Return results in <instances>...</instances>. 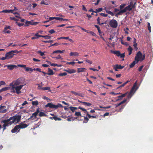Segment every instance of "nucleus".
<instances>
[{
    "instance_id": "a878e982",
    "label": "nucleus",
    "mask_w": 153,
    "mask_h": 153,
    "mask_svg": "<svg viewBox=\"0 0 153 153\" xmlns=\"http://www.w3.org/2000/svg\"><path fill=\"white\" fill-rule=\"evenodd\" d=\"M2 12L4 13H10L11 12L12 13H13V10H3L2 11Z\"/></svg>"
},
{
    "instance_id": "c85d7f7f",
    "label": "nucleus",
    "mask_w": 153,
    "mask_h": 153,
    "mask_svg": "<svg viewBox=\"0 0 153 153\" xmlns=\"http://www.w3.org/2000/svg\"><path fill=\"white\" fill-rule=\"evenodd\" d=\"M84 119L85 120L83 121V122L87 123L89 120L88 118L87 117H84Z\"/></svg>"
},
{
    "instance_id": "052dcab7",
    "label": "nucleus",
    "mask_w": 153,
    "mask_h": 153,
    "mask_svg": "<svg viewBox=\"0 0 153 153\" xmlns=\"http://www.w3.org/2000/svg\"><path fill=\"white\" fill-rule=\"evenodd\" d=\"M107 78L108 79H109L111 80H112V81H115V80L113 79H112V78H111V77H107Z\"/></svg>"
},
{
    "instance_id": "e433bc0d",
    "label": "nucleus",
    "mask_w": 153,
    "mask_h": 153,
    "mask_svg": "<svg viewBox=\"0 0 153 153\" xmlns=\"http://www.w3.org/2000/svg\"><path fill=\"white\" fill-rule=\"evenodd\" d=\"M76 62H67L66 63L67 64L71 65H74L75 64Z\"/></svg>"
},
{
    "instance_id": "473e14b6",
    "label": "nucleus",
    "mask_w": 153,
    "mask_h": 153,
    "mask_svg": "<svg viewBox=\"0 0 153 153\" xmlns=\"http://www.w3.org/2000/svg\"><path fill=\"white\" fill-rule=\"evenodd\" d=\"M106 12L107 13L110 14L112 16H114V14L110 11L106 10Z\"/></svg>"
},
{
    "instance_id": "5fc2aeb1",
    "label": "nucleus",
    "mask_w": 153,
    "mask_h": 153,
    "mask_svg": "<svg viewBox=\"0 0 153 153\" xmlns=\"http://www.w3.org/2000/svg\"><path fill=\"white\" fill-rule=\"evenodd\" d=\"M51 34H52L53 33H54L55 32V31L54 30L52 29L51 30H50L49 32Z\"/></svg>"
},
{
    "instance_id": "338daca9",
    "label": "nucleus",
    "mask_w": 153,
    "mask_h": 153,
    "mask_svg": "<svg viewBox=\"0 0 153 153\" xmlns=\"http://www.w3.org/2000/svg\"><path fill=\"white\" fill-rule=\"evenodd\" d=\"M33 60L35 62H39L40 61V60L35 58L33 59Z\"/></svg>"
},
{
    "instance_id": "423d86ee",
    "label": "nucleus",
    "mask_w": 153,
    "mask_h": 153,
    "mask_svg": "<svg viewBox=\"0 0 153 153\" xmlns=\"http://www.w3.org/2000/svg\"><path fill=\"white\" fill-rule=\"evenodd\" d=\"M21 52V51H17L16 50L15 51H12L10 52H9L8 53H7L5 55L6 56L7 59H9L10 58H12L13 57L14 54L13 53H19V52Z\"/></svg>"
},
{
    "instance_id": "49530a36",
    "label": "nucleus",
    "mask_w": 153,
    "mask_h": 153,
    "mask_svg": "<svg viewBox=\"0 0 153 153\" xmlns=\"http://www.w3.org/2000/svg\"><path fill=\"white\" fill-rule=\"evenodd\" d=\"M77 95L81 97H83L84 96V94H83L79 93H77Z\"/></svg>"
},
{
    "instance_id": "6e6552de",
    "label": "nucleus",
    "mask_w": 153,
    "mask_h": 153,
    "mask_svg": "<svg viewBox=\"0 0 153 153\" xmlns=\"http://www.w3.org/2000/svg\"><path fill=\"white\" fill-rule=\"evenodd\" d=\"M46 107H49L50 108H57L59 107H62V105L60 104H59L57 105H55L51 103H48L45 106Z\"/></svg>"
},
{
    "instance_id": "a211bd4d",
    "label": "nucleus",
    "mask_w": 153,
    "mask_h": 153,
    "mask_svg": "<svg viewBox=\"0 0 153 153\" xmlns=\"http://www.w3.org/2000/svg\"><path fill=\"white\" fill-rule=\"evenodd\" d=\"M67 72L70 73H75L76 72V70H74L73 69H71V70H65Z\"/></svg>"
},
{
    "instance_id": "bb28decb",
    "label": "nucleus",
    "mask_w": 153,
    "mask_h": 153,
    "mask_svg": "<svg viewBox=\"0 0 153 153\" xmlns=\"http://www.w3.org/2000/svg\"><path fill=\"white\" fill-rule=\"evenodd\" d=\"M136 64V61H134L129 65L130 68H133L135 65Z\"/></svg>"
},
{
    "instance_id": "9b49d317",
    "label": "nucleus",
    "mask_w": 153,
    "mask_h": 153,
    "mask_svg": "<svg viewBox=\"0 0 153 153\" xmlns=\"http://www.w3.org/2000/svg\"><path fill=\"white\" fill-rule=\"evenodd\" d=\"M7 67L10 70H12L14 68H17V66L15 65H7L4 66V67Z\"/></svg>"
},
{
    "instance_id": "9d476101",
    "label": "nucleus",
    "mask_w": 153,
    "mask_h": 153,
    "mask_svg": "<svg viewBox=\"0 0 153 153\" xmlns=\"http://www.w3.org/2000/svg\"><path fill=\"white\" fill-rule=\"evenodd\" d=\"M8 109V107H6L5 106L1 105L0 107V112L2 113H6Z\"/></svg>"
},
{
    "instance_id": "c03bdc74",
    "label": "nucleus",
    "mask_w": 153,
    "mask_h": 153,
    "mask_svg": "<svg viewBox=\"0 0 153 153\" xmlns=\"http://www.w3.org/2000/svg\"><path fill=\"white\" fill-rule=\"evenodd\" d=\"M136 3V2H134V4H133V3L132 2L131 3V8L132 9L133 8H135V5Z\"/></svg>"
},
{
    "instance_id": "4be33fe9",
    "label": "nucleus",
    "mask_w": 153,
    "mask_h": 153,
    "mask_svg": "<svg viewBox=\"0 0 153 153\" xmlns=\"http://www.w3.org/2000/svg\"><path fill=\"white\" fill-rule=\"evenodd\" d=\"M25 70L27 71H33V70L31 68H29L28 67H26L25 68Z\"/></svg>"
},
{
    "instance_id": "680f3d73",
    "label": "nucleus",
    "mask_w": 153,
    "mask_h": 153,
    "mask_svg": "<svg viewBox=\"0 0 153 153\" xmlns=\"http://www.w3.org/2000/svg\"><path fill=\"white\" fill-rule=\"evenodd\" d=\"M26 24H31V25L32 22L30 21H26L25 22Z\"/></svg>"
},
{
    "instance_id": "3c124183",
    "label": "nucleus",
    "mask_w": 153,
    "mask_h": 153,
    "mask_svg": "<svg viewBox=\"0 0 153 153\" xmlns=\"http://www.w3.org/2000/svg\"><path fill=\"white\" fill-rule=\"evenodd\" d=\"M32 115H33V116H34L33 119H34L35 118H36V116L37 115V114H36V113L35 112V113H33Z\"/></svg>"
},
{
    "instance_id": "6ab92c4d",
    "label": "nucleus",
    "mask_w": 153,
    "mask_h": 153,
    "mask_svg": "<svg viewBox=\"0 0 153 153\" xmlns=\"http://www.w3.org/2000/svg\"><path fill=\"white\" fill-rule=\"evenodd\" d=\"M42 89L43 90H48L50 92L51 91V90L50 89V87H43L42 88Z\"/></svg>"
},
{
    "instance_id": "58836bf2",
    "label": "nucleus",
    "mask_w": 153,
    "mask_h": 153,
    "mask_svg": "<svg viewBox=\"0 0 153 153\" xmlns=\"http://www.w3.org/2000/svg\"><path fill=\"white\" fill-rule=\"evenodd\" d=\"M67 74L66 73L64 72V73H61L59 74V76H65Z\"/></svg>"
},
{
    "instance_id": "13d9d810",
    "label": "nucleus",
    "mask_w": 153,
    "mask_h": 153,
    "mask_svg": "<svg viewBox=\"0 0 153 153\" xmlns=\"http://www.w3.org/2000/svg\"><path fill=\"white\" fill-rule=\"evenodd\" d=\"M125 53H123L122 54L120 53V57L121 58H123L125 57Z\"/></svg>"
},
{
    "instance_id": "7c9ffc66",
    "label": "nucleus",
    "mask_w": 153,
    "mask_h": 153,
    "mask_svg": "<svg viewBox=\"0 0 153 153\" xmlns=\"http://www.w3.org/2000/svg\"><path fill=\"white\" fill-rule=\"evenodd\" d=\"M147 27L148 30H149V32H151V27L150 23L149 22H147Z\"/></svg>"
},
{
    "instance_id": "ddd939ff",
    "label": "nucleus",
    "mask_w": 153,
    "mask_h": 153,
    "mask_svg": "<svg viewBox=\"0 0 153 153\" xmlns=\"http://www.w3.org/2000/svg\"><path fill=\"white\" fill-rule=\"evenodd\" d=\"M78 101L79 102H81V103H82L83 104V105H85V106H91L92 105V104L91 103H89V102H82V101H80L79 100H78Z\"/></svg>"
},
{
    "instance_id": "0eeeda50",
    "label": "nucleus",
    "mask_w": 153,
    "mask_h": 153,
    "mask_svg": "<svg viewBox=\"0 0 153 153\" xmlns=\"http://www.w3.org/2000/svg\"><path fill=\"white\" fill-rule=\"evenodd\" d=\"M109 25L111 27L113 28H116L118 25L117 22L114 19H112L110 21Z\"/></svg>"
},
{
    "instance_id": "37998d69",
    "label": "nucleus",
    "mask_w": 153,
    "mask_h": 153,
    "mask_svg": "<svg viewBox=\"0 0 153 153\" xmlns=\"http://www.w3.org/2000/svg\"><path fill=\"white\" fill-rule=\"evenodd\" d=\"M137 43L134 44L133 45V46L134 47V48L136 49V51H137L138 49V48L137 47Z\"/></svg>"
},
{
    "instance_id": "dca6fc26",
    "label": "nucleus",
    "mask_w": 153,
    "mask_h": 153,
    "mask_svg": "<svg viewBox=\"0 0 153 153\" xmlns=\"http://www.w3.org/2000/svg\"><path fill=\"white\" fill-rule=\"evenodd\" d=\"M127 94V93H125V94H122V95H120V96H119L117 97L119 98V99H117V101H118L120 100H121L122 99V98L125 97V96H126V95Z\"/></svg>"
},
{
    "instance_id": "a18cd8bd",
    "label": "nucleus",
    "mask_w": 153,
    "mask_h": 153,
    "mask_svg": "<svg viewBox=\"0 0 153 153\" xmlns=\"http://www.w3.org/2000/svg\"><path fill=\"white\" fill-rule=\"evenodd\" d=\"M16 23L18 25L19 27L22 26L24 25V24L19 23L17 22H16Z\"/></svg>"
},
{
    "instance_id": "09e8293b",
    "label": "nucleus",
    "mask_w": 153,
    "mask_h": 153,
    "mask_svg": "<svg viewBox=\"0 0 153 153\" xmlns=\"http://www.w3.org/2000/svg\"><path fill=\"white\" fill-rule=\"evenodd\" d=\"M97 12H99L101 11L102 10V8H98V9H97Z\"/></svg>"
},
{
    "instance_id": "39448f33",
    "label": "nucleus",
    "mask_w": 153,
    "mask_h": 153,
    "mask_svg": "<svg viewBox=\"0 0 153 153\" xmlns=\"http://www.w3.org/2000/svg\"><path fill=\"white\" fill-rule=\"evenodd\" d=\"M27 126L26 124L21 123L18 125L16 126L14 128L11 130L12 133L16 132L19 128H24L26 127Z\"/></svg>"
},
{
    "instance_id": "c756f323",
    "label": "nucleus",
    "mask_w": 153,
    "mask_h": 153,
    "mask_svg": "<svg viewBox=\"0 0 153 153\" xmlns=\"http://www.w3.org/2000/svg\"><path fill=\"white\" fill-rule=\"evenodd\" d=\"M3 32L5 33L10 34L11 33V31L9 30H7V29H4Z\"/></svg>"
},
{
    "instance_id": "69168bd1",
    "label": "nucleus",
    "mask_w": 153,
    "mask_h": 153,
    "mask_svg": "<svg viewBox=\"0 0 153 153\" xmlns=\"http://www.w3.org/2000/svg\"><path fill=\"white\" fill-rule=\"evenodd\" d=\"M50 38H51V36H50L47 35L46 36L45 39H48Z\"/></svg>"
},
{
    "instance_id": "393cba45",
    "label": "nucleus",
    "mask_w": 153,
    "mask_h": 153,
    "mask_svg": "<svg viewBox=\"0 0 153 153\" xmlns=\"http://www.w3.org/2000/svg\"><path fill=\"white\" fill-rule=\"evenodd\" d=\"M120 11H119V12L117 13V14L119 15H122L123 13L126 12L125 10L124 9L123 10H120Z\"/></svg>"
},
{
    "instance_id": "412c9836",
    "label": "nucleus",
    "mask_w": 153,
    "mask_h": 153,
    "mask_svg": "<svg viewBox=\"0 0 153 153\" xmlns=\"http://www.w3.org/2000/svg\"><path fill=\"white\" fill-rule=\"evenodd\" d=\"M77 69L78 72L84 71L86 70V69L84 68H78Z\"/></svg>"
},
{
    "instance_id": "f03ea898",
    "label": "nucleus",
    "mask_w": 153,
    "mask_h": 153,
    "mask_svg": "<svg viewBox=\"0 0 153 153\" xmlns=\"http://www.w3.org/2000/svg\"><path fill=\"white\" fill-rule=\"evenodd\" d=\"M20 119L19 117H10L7 120H3V122L4 123L3 125L4 130L6 128V126H9L14 123H18L19 122Z\"/></svg>"
},
{
    "instance_id": "f8f14e48",
    "label": "nucleus",
    "mask_w": 153,
    "mask_h": 153,
    "mask_svg": "<svg viewBox=\"0 0 153 153\" xmlns=\"http://www.w3.org/2000/svg\"><path fill=\"white\" fill-rule=\"evenodd\" d=\"M131 3L132 2H131L130 4L127 6L124 9V10H125L126 12L127 10L130 11L132 10V9L131 8Z\"/></svg>"
},
{
    "instance_id": "774afa93",
    "label": "nucleus",
    "mask_w": 153,
    "mask_h": 153,
    "mask_svg": "<svg viewBox=\"0 0 153 153\" xmlns=\"http://www.w3.org/2000/svg\"><path fill=\"white\" fill-rule=\"evenodd\" d=\"M5 82H4L1 81L0 82V86L1 85H5Z\"/></svg>"
},
{
    "instance_id": "20e7f679",
    "label": "nucleus",
    "mask_w": 153,
    "mask_h": 153,
    "mask_svg": "<svg viewBox=\"0 0 153 153\" xmlns=\"http://www.w3.org/2000/svg\"><path fill=\"white\" fill-rule=\"evenodd\" d=\"M145 57V55L142 56V54L140 51H138L137 53L136 56L135 57V60L137 61V63L139 61L143 60Z\"/></svg>"
},
{
    "instance_id": "f3484780",
    "label": "nucleus",
    "mask_w": 153,
    "mask_h": 153,
    "mask_svg": "<svg viewBox=\"0 0 153 153\" xmlns=\"http://www.w3.org/2000/svg\"><path fill=\"white\" fill-rule=\"evenodd\" d=\"M48 72L47 74L49 75H53L54 74L53 71L50 68H48Z\"/></svg>"
},
{
    "instance_id": "c9c22d12",
    "label": "nucleus",
    "mask_w": 153,
    "mask_h": 153,
    "mask_svg": "<svg viewBox=\"0 0 153 153\" xmlns=\"http://www.w3.org/2000/svg\"><path fill=\"white\" fill-rule=\"evenodd\" d=\"M126 6L125 4H123L121 5H120V10H122L123 8L125 6Z\"/></svg>"
},
{
    "instance_id": "8fccbe9b",
    "label": "nucleus",
    "mask_w": 153,
    "mask_h": 153,
    "mask_svg": "<svg viewBox=\"0 0 153 153\" xmlns=\"http://www.w3.org/2000/svg\"><path fill=\"white\" fill-rule=\"evenodd\" d=\"M143 67V65H142L140 67L138 68V71H142V68Z\"/></svg>"
},
{
    "instance_id": "2f4dec72",
    "label": "nucleus",
    "mask_w": 153,
    "mask_h": 153,
    "mask_svg": "<svg viewBox=\"0 0 153 153\" xmlns=\"http://www.w3.org/2000/svg\"><path fill=\"white\" fill-rule=\"evenodd\" d=\"M32 104L33 105H37L38 104V102L37 101H33Z\"/></svg>"
},
{
    "instance_id": "e2e57ef3",
    "label": "nucleus",
    "mask_w": 153,
    "mask_h": 153,
    "mask_svg": "<svg viewBox=\"0 0 153 153\" xmlns=\"http://www.w3.org/2000/svg\"><path fill=\"white\" fill-rule=\"evenodd\" d=\"M1 59L2 60H4L6 59H7L6 56V55H5V56L4 57H2L0 59Z\"/></svg>"
},
{
    "instance_id": "79ce46f5",
    "label": "nucleus",
    "mask_w": 153,
    "mask_h": 153,
    "mask_svg": "<svg viewBox=\"0 0 153 153\" xmlns=\"http://www.w3.org/2000/svg\"><path fill=\"white\" fill-rule=\"evenodd\" d=\"M100 15L103 16L104 17H106L108 15L107 14H106L104 13H101L100 14Z\"/></svg>"
},
{
    "instance_id": "ea45409f",
    "label": "nucleus",
    "mask_w": 153,
    "mask_h": 153,
    "mask_svg": "<svg viewBox=\"0 0 153 153\" xmlns=\"http://www.w3.org/2000/svg\"><path fill=\"white\" fill-rule=\"evenodd\" d=\"M37 52L38 53H40L41 56H43L44 55V53L42 52L41 51H38Z\"/></svg>"
},
{
    "instance_id": "f257e3e1",
    "label": "nucleus",
    "mask_w": 153,
    "mask_h": 153,
    "mask_svg": "<svg viewBox=\"0 0 153 153\" xmlns=\"http://www.w3.org/2000/svg\"><path fill=\"white\" fill-rule=\"evenodd\" d=\"M21 83L20 80L17 79L10 83L9 85L10 87H5L2 88L0 90V92L10 89L11 91L13 93H14L16 92L17 94H20L21 93V92L20 90L24 86L23 85H19Z\"/></svg>"
},
{
    "instance_id": "5701e85b",
    "label": "nucleus",
    "mask_w": 153,
    "mask_h": 153,
    "mask_svg": "<svg viewBox=\"0 0 153 153\" xmlns=\"http://www.w3.org/2000/svg\"><path fill=\"white\" fill-rule=\"evenodd\" d=\"M86 32L88 33H90L93 36H96V34L92 31L87 30Z\"/></svg>"
},
{
    "instance_id": "bf43d9fd",
    "label": "nucleus",
    "mask_w": 153,
    "mask_h": 153,
    "mask_svg": "<svg viewBox=\"0 0 153 153\" xmlns=\"http://www.w3.org/2000/svg\"><path fill=\"white\" fill-rule=\"evenodd\" d=\"M89 69L90 70H93V71H98V70H97V69H95V68H89Z\"/></svg>"
},
{
    "instance_id": "0e129e2a",
    "label": "nucleus",
    "mask_w": 153,
    "mask_h": 153,
    "mask_svg": "<svg viewBox=\"0 0 153 153\" xmlns=\"http://www.w3.org/2000/svg\"><path fill=\"white\" fill-rule=\"evenodd\" d=\"M28 104L27 102V101H24V102L22 104V106H24V105H25L26 104Z\"/></svg>"
},
{
    "instance_id": "7ed1b4c3",
    "label": "nucleus",
    "mask_w": 153,
    "mask_h": 153,
    "mask_svg": "<svg viewBox=\"0 0 153 153\" xmlns=\"http://www.w3.org/2000/svg\"><path fill=\"white\" fill-rule=\"evenodd\" d=\"M137 81L134 84L133 87H132L130 92L129 93L127 97L128 98L130 99L133 95L134 93L138 88V87L137 86Z\"/></svg>"
},
{
    "instance_id": "2eb2a0df",
    "label": "nucleus",
    "mask_w": 153,
    "mask_h": 153,
    "mask_svg": "<svg viewBox=\"0 0 153 153\" xmlns=\"http://www.w3.org/2000/svg\"><path fill=\"white\" fill-rule=\"evenodd\" d=\"M127 101L126 99H125L123 101H122L121 102H120V103L118 104H117L115 105V107H117L120 105H121L122 104H123V103H125Z\"/></svg>"
},
{
    "instance_id": "4d7b16f0",
    "label": "nucleus",
    "mask_w": 153,
    "mask_h": 153,
    "mask_svg": "<svg viewBox=\"0 0 153 153\" xmlns=\"http://www.w3.org/2000/svg\"><path fill=\"white\" fill-rule=\"evenodd\" d=\"M11 28L10 26H6L4 28V29H10Z\"/></svg>"
},
{
    "instance_id": "cd10ccee",
    "label": "nucleus",
    "mask_w": 153,
    "mask_h": 153,
    "mask_svg": "<svg viewBox=\"0 0 153 153\" xmlns=\"http://www.w3.org/2000/svg\"><path fill=\"white\" fill-rule=\"evenodd\" d=\"M37 85L38 86V89H42V87L43 86L42 83L41 82L40 84H37Z\"/></svg>"
},
{
    "instance_id": "864d4df0",
    "label": "nucleus",
    "mask_w": 153,
    "mask_h": 153,
    "mask_svg": "<svg viewBox=\"0 0 153 153\" xmlns=\"http://www.w3.org/2000/svg\"><path fill=\"white\" fill-rule=\"evenodd\" d=\"M86 62H88V63L91 64L92 63V62L91 61H90V60H89L88 59H87L86 60Z\"/></svg>"
},
{
    "instance_id": "a19ab883",
    "label": "nucleus",
    "mask_w": 153,
    "mask_h": 153,
    "mask_svg": "<svg viewBox=\"0 0 153 153\" xmlns=\"http://www.w3.org/2000/svg\"><path fill=\"white\" fill-rule=\"evenodd\" d=\"M71 110L73 112H74L75 110L76 109V108L74 107H70Z\"/></svg>"
},
{
    "instance_id": "aec40b11",
    "label": "nucleus",
    "mask_w": 153,
    "mask_h": 153,
    "mask_svg": "<svg viewBox=\"0 0 153 153\" xmlns=\"http://www.w3.org/2000/svg\"><path fill=\"white\" fill-rule=\"evenodd\" d=\"M128 51L129 52L128 55H130L132 52V48L130 46H129L128 48Z\"/></svg>"
},
{
    "instance_id": "1a4fd4ad",
    "label": "nucleus",
    "mask_w": 153,
    "mask_h": 153,
    "mask_svg": "<svg viewBox=\"0 0 153 153\" xmlns=\"http://www.w3.org/2000/svg\"><path fill=\"white\" fill-rule=\"evenodd\" d=\"M124 67V66H122L120 65H114L113 68L115 71H118L119 69H121Z\"/></svg>"
},
{
    "instance_id": "f704fd0d",
    "label": "nucleus",
    "mask_w": 153,
    "mask_h": 153,
    "mask_svg": "<svg viewBox=\"0 0 153 153\" xmlns=\"http://www.w3.org/2000/svg\"><path fill=\"white\" fill-rule=\"evenodd\" d=\"M78 108L80 109H81L82 110V111H84V113H85V114H86L87 113V112H88L87 111V110L85 109L84 108H82L81 107H79Z\"/></svg>"
},
{
    "instance_id": "603ef678",
    "label": "nucleus",
    "mask_w": 153,
    "mask_h": 153,
    "mask_svg": "<svg viewBox=\"0 0 153 153\" xmlns=\"http://www.w3.org/2000/svg\"><path fill=\"white\" fill-rule=\"evenodd\" d=\"M86 114L87 116H88V118H91V115L89 114L88 112H87Z\"/></svg>"
},
{
    "instance_id": "4c0bfd02",
    "label": "nucleus",
    "mask_w": 153,
    "mask_h": 153,
    "mask_svg": "<svg viewBox=\"0 0 153 153\" xmlns=\"http://www.w3.org/2000/svg\"><path fill=\"white\" fill-rule=\"evenodd\" d=\"M56 19L61 21H64V19H63V18L59 17H56Z\"/></svg>"
},
{
    "instance_id": "b1692460",
    "label": "nucleus",
    "mask_w": 153,
    "mask_h": 153,
    "mask_svg": "<svg viewBox=\"0 0 153 153\" xmlns=\"http://www.w3.org/2000/svg\"><path fill=\"white\" fill-rule=\"evenodd\" d=\"M64 50L60 51V50H57L53 51L52 53V54H53L55 53H63L64 52Z\"/></svg>"
},
{
    "instance_id": "de8ad7c7",
    "label": "nucleus",
    "mask_w": 153,
    "mask_h": 153,
    "mask_svg": "<svg viewBox=\"0 0 153 153\" xmlns=\"http://www.w3.org/2000/svg\"><path fill=\"white\" fill-rule=\"evenodd\" d=\"M18 66L24 68L26 67V65H18Z\"/></svg>"
},
{
    "instance_id": "6e6d98bb",
    "label": "nucleus",
    "mask_w": 153,
    "mask_h": 153,
    "mask_svg": "<svg viewBox=\"0 0 153 153\" xmlns=\"http://www.w3.org/2000/svg\"><path fill=\"white\" fill-rule=\"evenodd\" d=\"M56 19V17H50L49 18V21L53 20V19Z\"/></svg>"
},
{
    "instance_id": "72a5a7b5",
    "label": "nucleus",
    "mask_w": 153,
    "mask_h": 153,
    "mask_svg": "<svg viewBox=\"0 0 153 153\" xmlns=\"http://www.w3.org/2000/svg\"><path fill=\"white\" fill-rule=\"evenodd\" d=\"M39 116L40 117L45 116H46V114L43 112H41L39 113Z\"/></svg>"
},
{
    "instance_id": "4468645a",
    "label": "nucleus",
    "mask_w": 153,
    "mask_h": 153,
    "mask_svg": "<svg viewBox=\"0 0 153 153\" xmlns=\"http://www.w3.org/2000/svg\"><path fill=\"white\" fill-rule=\"evenodd\" d=\"M111 52L114 54H116L118 56H120V51H111Z\"/></svg>"
}]
</instances>
